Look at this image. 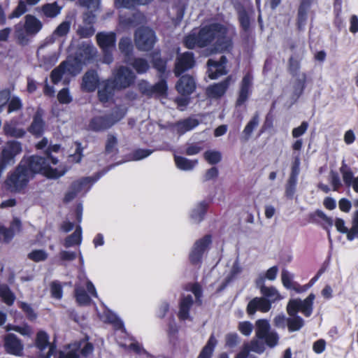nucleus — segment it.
Returning a JSON list of instances; mask_svg holds the SVG:
<instances>
[{
	"label": "nucleus",
	"mask_w": 358,
	"mask_h": 358,
	"mask_svg": "<svg viewBox=\"0 0 358 358\" xmlns=\"http://www.w3.org/2000/svg\"><path fill=\"white\" fill-rule=\"evenodd\" d=\"M203 157L210 164H216L222 159V154L217 150H207L204 152Z\"/></svg>",
	"instance_id": "nucleus-46"
},
{
	"label": "nucleus",
	"mask_w": 358,
	"mask_h": 358,
	"mask_svg": "<svg viewBox=\"0 0 358 358\" xmlns=\"http://www.w3.org/2000/svg\"><path fill=\"white\" fill-rule=\"evenodd\" d=\"M93 345L85 341H81L69 345L68 348L64 351L67 358H79L80 354L84 357H87L93 351Z\"/></svg>",
	"instance_id": "nucleus-13"
},
{
	"label": "nucleus",
	"mask_w": 358,
	"mask_h": 358,
	"mask_svg": "<svg viewBox=\"0 0 358 358\" xmlns=\"http://www.w3.org/2000/svg\"><path fill=\"white\" fill-rule=\"evenodd\" d=\"M252 84V77L250 73H247L243 78L239 92V95L236 101L237 106H241L248 99L251 92Z\"/></svg>",
	"instance_id": "nucleus-23"
},
{
	"label": "nucleus",
	"mask_w": 358,
	"mask_h": 358,
	"mask_svg": "<svg viewBox=\"0 0 358 358\" xmlns=\"http://www.w3.org/2000/svg\"><path fill=\"white\" fill-rule=\"evenodd\" d=\"M26 12H27L26 3L24 1L20 0L18 3L17 6L8 16V18L13 19V18H15V17L16 18L20 17L21 15H22Z\"/></svg>",
	"instance_id": "nucleus-54"
},
{
	"label": "nucleus",
	"mask_w": 358,
	"mask_h": 358,
	"mask_svg": "<svg viewBox=\"0 0 358 358\" xmlns=\"http://www.w3.org/2000/svg\"><path fill=\"white\" fill-rule=\"evenodd\" d=\"M24 20L15 26L14 31L18 43L23 45L28 43L29 36L36 34L43 27L42 22L32 15H27Z\"/></svg>",
	"instance_id": "nucleus-6"
},
{
	"label": "nucleus",
	"mask_w": 358,
	"mask_h": 358,
	"mask_svg": "<svg viewBox=\"0 0 358 358\" xmlns=\"http://www.w3.org/2000/svg\"><path fill=\"white\" fill-rule=\"evenodd\" d=\"M20 162H24V168L28 169L30 176L32 177L34 173H41L47 178L56 179L64 176L66 171L64 168L59 166L53 168L51 162L45 156H31L23 159Z\"/></svg>",
	"instance_id": "nucleus-5"
},
{
	"label": "nucleus",
	"mask_w": 358,
	"mask_h": 358,
	"mask_svg": "<svg viewBox=\"0 0 358 358\" xmlns=\"http://www.w3.org/2000/svg\"><path fill=\"white\" fill-rule=\"evenodd\" d=\"M57 99L61 103L64 104L69 103L72 101V98L66 88H64L59 92Z\"/></svg>",
	"instance_id": "nucleus-64"
},
{
	"label": "nucleus",
	"mask_w": 358,
	"mask_h": 358,
	"mask_svg": "<svg viewBox=\"0 0 358 358\" xmlns=\"http://www.w3.org/2000/svg\"><path fill=\"white\" fill-rule=\"evenodd\" d=\"M119 49L125 55H130L132 50V44L129 38H122L119 42Z\"/></svg>",
	"instance_id": "nucleus-49"
},
{
	"label": "nucleus",
	"mask_w": 358,
	"mask_h": 358,
	"mask_svg": "<svg viewBox=\"0 0 358 358\" xmlns=\"http://www.w3.org/2000/svg\"><path fill=\"white\" fill-rule=\"evenodd\" d=\"M8 113H10L15 112L22 107L21 100L16 96H14L9 99L8 101Z\"/></svg>",
	"instance_id": "nucleus-57"
},
{
	"label": "nucleus",
	"mask_w": 358,
	"mask_h": 358,
	"mask_svg": "<svg viewBox=\"0 0 358 358\" xmlns=\"http://www.w3.org/2000/svg\"><path fill=\"white\" fill-rule=\"evenodd\" d=\"M176 166L182 171H190L197 164V160H190L183 157L175 156Z\"/></svg>",
	"instance_id": "nucleus-34"
},
{
	"label": "nucleus",
	"mask_w": 358,
	"mask_h": 358,
	"mask_svg": "<svg viewBox=\"0 0 358 358\" xmlns=\"http://www.w3.org/2000/svg\"><path fill=\"white\" fill-rule=\"evenodd\" d=\"M308 127V123L307 122H302L301 125L294 128L292 134L294 138H299L303 135L307 131Z\"/></svg>",
	"instance_id": "nucleus-63"
},
{
	"label": "nucleus",
	"mask_w": 358,
	"mask_h": 358,
	"mask_svg": "<svg viewBox=\"0 0 358 358\" xmlns=\"http://www.w3.org/2000/svg\"><path fill=\"white\" fill-rule=\"evenodd\" d=\"M216 343V339L213 336H211L198 358H210Z\"/></svg>",
	"instance_id": "nucleus-44"
},
{
	"label": "nucleus",
	"mask_w": 358,
	"mask_h": 358,
	"mask_svg": "<svg viewBox=\"0 0 358 358\" xmlns=\"http://www.w3.org/2000/svg\"><path fill=\"white\" fill-rule=\"evenodd\" d=\"M213 41L215 52L228 51L232 45L231 39L226 36L225 27L217 23L203 27L198 34L192 32L184 38V44L189 49L205 47Z\"/></svg>",
	"instance_id": "nucleus-1"
},
{
	"label": "nucleus",
	"mask_w": 358,
	"mask_h": 358,
	"mask_svg": "<svg viewBox=\"0 0 358 358\" xmlns=\"http://www.w3.org/2000/svg\"><path fill=\"white\" fill-rule=\"evenodd\" d=\"M261 293L264 296L269 299L268 300L271 302V303L272 302H275L276 301L281 299L280 294H279L278 290L273 287L262 286Z\"/></svg>",
	"instance_id": "nucleus-41"
},
{
	"label": "nucleus",
	"mask_w": 358,
	"mask_h": 358,
	"mask_svg": "<svg viewBox=\"0 0 358 358\" xmlns=\"http://www.w3.org/2000/svg\"><path fill=\"white\" fill-rule=\"evenodd\" d=\"M117 138L112 134L107 136L105 146V152L106 154L115 155L117 153Z\"/></svg>",
	"instance_id": "nucleus-42"
},
{
	"label": "nucleus",
	"mask_w": 358,
	"mask_h": 358,
	"mask_svg": "<svg viewBox=\"0 0 358 358\" xmlns=\"http://www.w3.org/2000/svg\"><path fill=\"white\" fill-rule=\"evenodd\" d=\"M0 297L8 306L13 305L15 300V294L6 284H0Z\"/></svg>",
	"instance_id": "nucleus-36"
},
{
	"label": "nucleus",
	"mask_w": 358,
	"mask_h": 358,
	"mask_svg": "<svg viewBox=\"0 0 358 358\" xmlns=\"http://www.w3.org/2000/svg\"><path fill=\"white\" fill-rule=\"evenodd\" d=\"M289 70L294 77H299V76L301 75L299 71L300 62L294 57H290L289 61Z\"/></svg>",
	"instance_id": "nucleus-51"
},
{
	"label": "nucleus",
	"mask_w": 358,
	"mask_h": 358,
	"mask_svg": "<svg viewBox=\"0 0 358 358\" xmlns=\"http://www.w3.org/2000/svg\"><path fill=\"white\" fill-rule=\"evenodd\" d=\"M329 181L334 191H338L339 188L342 186L340 177L335 171H331Z\"/></svg>",
	"instance_id": "nucleus-60"
},
{
	"label": "nucleus",
	"mask_w": 358,
	"mask_h": 358,
	"mask_svg": "<svg viewBox=\"0 0 358 358\" xmlns=\"http://www.w3.org/2000/svg\"><path fill=\"white\" fill-rule=\"evenodd\" d=\"M62 8L56 2L46 3L42 6V11L47 17L53 18L61 13Z\"/></svg>",
	"instance_id": "nucleus-38"
},
{
	"label": "nucleus",
	"mask_w": 358,
	"mask_h": 358,
	"mask_svg": "<svg viewBox=\"0 0 358 358\" xmlns=\"http://www.w3.org/2000/svg\"><path fill=\"white\" fill-rule=\"evenodd\" d=\"M95 32V29L93 26L84 24L80 25L77 30L78 35L81 38H88L92 36Z\"/></svg>",
	"instance_id": "nucleus-47"
},
{
	"label": "nucleus",
	"mask_w": 358,
	"mask_h": 358,
	"mask_svg": "<svg viewBox=\"0 0 358 358\" xmlns=\"http://www.w3.org/2000/svg\"><path fill=\"white\" fill-rule=\"evenodd\" d=\"M138 89L140 92L145 95L151 96L153 94L152 85H150L145 80H141L138 83Z\"/></svg>",
	"instance_id": "nucleus-62"
},
{
	"label": "nucleus",
	"mask_w": 358,
	"mask_h": 358,
	"mask_svg": "<svg viewBox=\"0 0 358 358\" xmlns=\"http://www.w3.org/2000/svg\"><path fill=\"white\" fill-rule=\"evenodd\" d=\"M306 80V75L304 73H302L299 77H296V82L294 87V94L296 98H299L304 90Z\"/></svg>",
	"instance_id": "nucleus-45"
},
{
	"label": "nucleus",
	"mask_w": 358,
	"mask_h": 358,
	"mask_svg": "<svg viewBox=\"0 0 358 358\" xmlns=\"http://www.w3.org/2000/svg\"><path fill=\"white\" fill-rule=\"evenodd\" d=\"M199 124L198 120L189 117L176 122L173 126V129L178 134L182 135L194 129Z\"/></svg>",
	"instance_id": "nucleus-25"
},
{
	"label": "nucleus",
	"mask_w": 358,
	"mask_h": 358,
	"mask_svg": "<svg viewBox=\"0 0 358 358\" xmlns=\"http://www.w3.org/2000/svg\"><path fill=\"white\" fill-rule=\"evenodd\" d=\"M210 243L211 238L209 235H206L195 242L189 253L191 263L197 264L201 262L202 256Z\"/></svg>",
	"instance_id": "nucleus-14"
},
{
	"label": "nucleus",
	"mask_w": 358,
	"mask_h": 358,
	"mask_svg": "<svg viewBox=\"0 0 358 358\" xmlns=\"http://www.w3.org/2000/svg\"><path fill=\"white\" fill-rule=\"evenodd\" d=\"M101 319L105 322L110 323L113 325L116 330L125 333L123 322L117 317V316L110 310H106L100 315Z\"/></svg>",
	"instance_id": "nucleus-29"
},
{
	"label": "nucleus",
	"mask_w": 358,
	"mask_h": 358,
	"mask_svg": "<svg viewBox=\"0 0 358 358\" xmlns=\"http://www.w3.org/2000/svg\"><path fill=\"white\" fill-rule=\"evenodd\" d=\"M259 124V117L257 113L255 114L252 119L248 122V123L245 127L243 131V138L245 141H248L250 138L252 133L254 129L257 127Z\"/></svg>",
	"instance_id": "nucleus-37"
},
{
	"label": "nucleus",
	"mask_w": 358,
	"mask_h": 358,
	"mask_svg": "<svg viewBox=\"0 0 358 358\" xmlns=\"http://www.w3.org/2000/svg\"><path fill=\"white\" fill-rule=\"evenodd\" d=\"M75 152L69 155V160L72 162L78 163L81 161L83 157V148L81 143L78 142L74 143Z\"/></svg>",
	"instance_id": "nucleus-52"
},
{
	"label": "nucleus",
	"mask_w": 358,
	"mask_h": 358,
	"mask_svg": "<svg viewBox=\"0 0 358 358\" xmlns=\"http://www.w3.org/2000/svg\"><path fill=\"white\" fill-rule=\"evenodd\" d=\"M106 172L99 173L98 176L93 179L91 177H87L73 183L71 189L68 192L64 197V201L69 202L71 201L78 193L83 192H87L90 188V184L98 180Z\"/></svg>",
	"instance_id": "nucleus-12"
},
{
	"label": "nucleus",
	"mask_w": 358,
	"mask_h": 358,
	"mask_svg": "<svg viewBox=\"0 0 358 358\" xmlns=\"http://www.w3.org/2000/svg\"><path fill=\"white\" fill-rule=\"evenodd\" d=\"M97 87L99 100L103 103L109 101L113 98L115 90H117L112 79L101 82Z\"/></svg>",
	"instance_id": "nucleus-16"
},
{
	"label": "nucleus",
	"mask_w": 358,
	"mask_h": 358,
	"mask_svg": "<svg viewBox=\"0 0 358 358\" xmlns=\"http://www.w3.org/2000/svg\"><path fill=\"white\" fill-rule=\"evenodd\" d=\"M94 52V48L92 46L83 45L78 50L74 59L83 66L92 58Z\"/></svg>",
	"instance_id": "nucleus-27"
},
{
	"label": "nucleus",
	"mask_w": 358,
	"mask_h": 358,
	"mask_svg": "<svg viewBox=\"0 0 358 358\" xmlns=\"http://www.w3.org/2000/svg\"><path fill=\"white\" fill-rule=\"evenodd\" d=\"M20 221L15 218L10 224V226L7 228L3 226H0V240L3 243H9L13 238L15 234L20 229Z\"/></svg>",
	"instance_id": "nucleus-22"
},
{
	"label": "nucleus",
	"mask_w": 358,
	"mask_h": 358,
	"mask_svg": "<svg viewBox=\"0 0 358 358\" xmlns=\"http://www.w3.org/2000/svg\"><path fill=\"white\" fill-rule=\"evenodd\" d=\"M241 271L242 266H241L238 259L237 258L232 265L229 275L227 277V283L231 282L237 275L241 273Z\"/></svg>",
	"instance_id": "nucleus-50"
},
{
	"label": "nucleus",
	"mask_w": 358,
	"mask_h": 358,
	"mask_svg": "<svg viewBox=\"0 0 358 358\" xmlns=\"http://www.w3.org/2000/svg\"><path fill=\"white\" fill-rule=\"evenodd\" d=\"M90 296L97 297V292L93 283L86 280L85 284L78 283L75 286V297L77 303L80 306L87 305L90 303Z\"/></svg>",
	"instance_id": "nucleus-10"
},
{
	"label": "nucleus",
	"mask_w": 358,
	"mask_h": 358,
	"mask_svg": "<svg viewBox=\"0 0 358 358\" xmlns=\"http://www.w3.org/2000/svg\"><path fill=\"white\" fill-rule=\"evenodd\" d=\"M4 346L8 353L14 355H20L23 350V345L17 336L8 334L4 338Z\"/></svg>",
	"instance_id": "nucleus-19"
},
{
	"label": "nucleus",
	"mask_w": 358,
	"mask_h": 358,
	"mask_svg": "<svg viewBox=\"0 0 358 358\" xmlns=\"http://www.w3.org/2000/svg\"><path fill=\"white\" fill-rule=\"evenodd\" d=\"M239 343V336L236 333H229L225 336V345L227 347L233 348Z\"/></svg>",
	"instance_id": "nucleus-56"
},
{
	"label": "nucleus",
	"mask_w": 358,
	"mask_h": 358,
	"mask_svg": "<svg viewBox=\"0 0 358 358\" xmlns=\"http://www.w3.org/2000/svg\"><path fill=\"white\" fill-rule=\"evenodd\" d=\"M71 22V17H66L65 20L55 29L53 32V36L62 37L66 36L70 30Z\"/></svg>",
	"instance_id": "nucleus-39"
},
{
	"label": "nucleus",
	"mask_w": 358,
	"mask_h": 358,
	"mask_svg": "<svg viewBox=\"0 0 358 358\" xmlns=\"http://www.w3.org/2000/svg\"><path fill=\"white\" fill-rule=\"evenodd\" d=\"M157 41L155 33L148 27L138 29L134 34L136 48L141 51H149Z\"/></svg>",
	"instance_id": "nucleus-8"
},
{
	"label": "nucleus",
	"mask_w": 358,
	"mask_h": 358,
	"mask_svg": "<svg viewBox=\"0 0 358 358\" xmlns=\"http://www.w3.org/2000/svg\"><path fill=\"white\" fill-rule=\"evenodd\" d=\"M96 40L102 50L114 49L116 36L114 32H100L96 34Z\"/></svg>",
	"instance_id": "nucleus-24"
},
{
	"label": "nucleus",
	"mask_w": 358,
	"mask_h": 358,
	"mask_svg": "<svg viewBox=\"0 0 358 358\" xmlns=\"http://www.w3.org/2000/svg\"><path fill=\"white\" fill-rule=\"evenodd\" d=\"M207 204L203 201L199 203L192 210L190 215L192 220L194 222H201L204 216Z\"/></svg>",
	"instance_id": "nucleus-40"
},
{
	"label": "nucleus",
	"mask_w": 358,
	"mask_h": 358,
	"mask_svg": "<svg viewBox=\"0 0 358 358\" xmlns=\"http://www.w3.org/2000/svg\"><path fill=\"white\" fill-rule=\"evenodd\" d=\"M194 65V55L192 52H186L178 56L176 66L175 74L179 76L184 71L192 68Z\"/></svg>",
	"instance_id": "nucleus-17"
},
{
	"label": "nucleus",
	"mask_w": 358,
	"mask_h": 358,
	"mask_svg": "<svg viewBox=\"0 0 358 358\" xmlns=\"http://www.w3.org/2000/svg\"><path fill=\"white\" fill-rule=\"evenodd\" d=\"M113 83L117 90L125 89L134 83L136 76L134 72L126 66H121L113 71Z\"/></svg>",
	"instance_id": "nucleus-9"
},
{
	"label": "nucleus",
	"mask_w": 358,
	"mask_h": 358,
	"mask_svg": "<svg viewBox=\"0 0 358 358\" xmlns=\"http://www.w3.org/2000/svg\"><path fill=\"white\" fill-rule=\"evenodd\" d=\"M82 241V229L80 226H77L75 231L65 239L64 246L70 248L75 245H80Z\"/></svg>",
	"instance_id": "nucleus-35"
},
{
	"label": "nucleus",
	"mask_w": 358,
	"mask_h": 358,
	"mask_svg": "<svg viewBox=\"0 0 358 358\" xmlns=\"http://www.w3.org/2000/svg\"><path fill=\"white\" fill-rule=\"evenodd\" d=\"M340 172L342 175L343 180L346 186L350 187L352 181L356 178L354 176L351 169L343 162L342 166L340 168Z\"/></svg>",
	"instance_id": "nucleus-43"
},
{
	"label": "nucleus",
	"mask_w": 358,
	"mask_h": 358,
	"mask_svg": "<svg viewBox=\"0 0 358 358\" xmlns=\"http://www.w3.org/2000/svg\"><path fill=\"white\" fill-rule=\"evenodd\" d=\"M255 336L256 339H252L250 343L244 345L243 349L235 356L234 358H247L250 352L262 354L265 350L263 343L259 341L263 340L270 348L276 346L278 343L279 336L276 331L271 329L269 322L266 320H258L256 323Z\"/></svg>",
	"instance_id": "nucleus-2"
},
{
	"label": "nucleus",
	"mask_w": 358,
	"mask_h": 358,
	"mask_svg": "<svg viewBox=\"0 0 358 358\" xmlns=\"http://www.w3.org/2000/svg\"><path fill=\"white\" fill-rule=\"evenodd\" d=\"M308 10L299 8L298 11L297 24L299 29H301L306 24Z\"/></svg>",
	"instance_id": "nucleus-59"
},
{
	"label": "nucleus",
	"mask_w": 358,
	"mask_h": 358,
	"mask_svg": "<svg viewBox=\"0 0 358 358\" xmlns=\"http://www.w3.org/2000/svg\"><path fill=\"white\" fill-rule=\"evenodd\" d=\"M196 87V83L192 76L185 75L176 84L177 91L182 95H189Z\"/></svg>",
	"instance_id": "nucleus-21"
},
{
	"label": "nucleus",
	"mask_w": 358,
	"mask_h": 358,
	"mask_svg": "<svg viewBox=\"0 0 358 358\" xmlns=\"http://www.w3.org/2000/svg\"><path fill=\"white\" fill-rule=\"evenodd\" d=\"M227 62V60L225 56H221L219 60L209 59L207 65L210 78L216 79L220 76L226 74L225 64Z\"/></svg>",
	"instance_id": "nucleus-15"
},
{
	"label": "nucleus",
	"mask_w": 358,
	"mask_h": 358,
	"mask_svg": "<svg viewBox=\"0 0 358 358\" xmlns=\"http://www.w3.org/2000/svg\"><path fill=\"white\" fill-rule=\"evenodd\" d=\"M238 19L242 28L246 31L250 28V19L248 15L245 10H241L238 13Z\"/></svg>",
	"instance_id": "nucleus-61"
},
{
	"label": "nucleus",
	"mask_w": 358,
	"mask_h": 358,
	"mask_svg": "<svg viewBox=\"0 0 358 358\" xmlns=\"http://www.w3.org/2000/svg\"><path fill=\"white\" fill-rule=\"evenodd\" d=\"M271 308V302L264 297H255L248 304L247 311L249 315H253L257 310L267 313Z\"/></svg>",
	"instance_id": "nucleus-18"
},
{
	"label": "nucleus",
	"mask_w": 358,
	"mask_h": 358,
	"mask_svg": "<svg viewBox=\"0 0 358 358\" xmlns=\"http://www.w3.org/2000/svg\"><path fill=\"white\" fill-rule=\"evenodd\" d=\"M28 258L35 262H39L48 258V253L43 250H34L29 253Z\"/></svg>",
	"instance_id": "nucleus-48"
},
{
	"label": "nucleus",
	"mask_w": 358,
	"mask_h": 358,
	"mask_svg": "<svg viewBox=\"0 0 358 358\" xmlns=\"http://www.w3.org/2000/svg\"><path fill=\"white\" fill-rule=\"evenodd\" d=\"M99 83L97 73L94 70H90L83 77L81 87L83 90L91 92L96 89Z\"/></svg>",
	"instance_id": "nucleus-20"
},
{
	"label": "nucleus",
	"mask_w": 358,
	"mask_h": 358,
	"mask_svg": "<svg viewBox=\"0 0 358 358\" xmlns=\"http://www.w3.org/2000/svg\"><path fill=\"white\" fill-rule=\"evenodd\" d=\"M127 113V108L124 105L116 106L109 113L92 117L87 125V129L94 132L108 130L122 120Z\"/></svg>",
	"instance_id": "nucleus-4"
},
{
	"label": "nucleus",
	"mask_w": 358,
	"mask_h": 358,
	"mask_svg": "<svg viewBox=\"0 0 358 358\" xmlns=\"http://www.w3.org/2000/svg\"><path fill=\"white\" fill-rule=\"evenodd\" d=\"M66 70L64 66H62V64H61L57 68L55 69L51 73V80L55 83L57 84L59 83L62 76L66 74Z\"/></svg>",
	"instance_id": "nucleus-53"
},
{
	"label": "nucleus",
	"mask_w": 358,
	"mask_h": 358,
	"mask_svg": "<svg viewBox=\"0 0 358 358\" xmlns=\"http://www.w3.org/2000/svg\"><path fill=\"white\" fill-rule=\"evenodd\" d=\"M126 62L131 66L139 73H145L150 68L148 61L143 58H132L126 60Z\"/></svg>",
	"instance_id": "nucleus-30"
},
{
	"label": "nucleus",
	"mask_w": 358,
	"mask_h": 358,
	"mask_svg": "<svg viewBox=\"0 0 358 358\" xmlns=\"http://www.w3.org/2000/svg\"><path fill=\"white\" fill-rule=\"evenodd\" d=\"M44 129V122L41 115L38 112L34 117L33 122L29 129L30 133L36 136H40L43 134Z\"/></svg>",
	"instance_id": "nucleus-33"
},
{
	"label": "nucleus",
	"mask_w": 358,
	"mask_h": 358,
	"mask_svg": "<svg viewBox=\"0 0 358 358\" xmlns=\"http://www.w3.org/2000/svg\"><path fill=\"white\" fill-rule=\"evenodd\" d=\"M193 297L191 294L182 296L179 306L178 317L180 320H190L189 310L193 304Z\"/></svg>",
	"instance_id": "nucleus-26"
},
{
	"label": "nucleus",
	"mask_w": 358,
	"mask_h": 358,
	"mask_svg": "<svg viewBox=\"0 0 358 358\" xmlns=\"http://www.w3.org/2000/svg\"><path fill=\"white\" fill-rule=\"evenodd\" d=\"M238 329L243 335L248 336L252 331L253 326L250 322H241L238 324Z\"/></svg>",
	"instance_id": "nucleus-58"
},
{
	"label": "nucleus",
	"mask_w": 358,
	"mask_h": 358,
	"mask_svg": "<svg viewBox=\"0 0 358 358\" xmlns=\"http://www.w3.org/2000/svg\"><path fill=\"white\" fill-rule=\"evenodd\" d=\"M229 84V79L227 78L223 82L208 87L206 90L207 95L211 98L222 96L225 93Z\"/></svg>",
	"instance_id": "nucleus-28"
},
{
	"label": "nucleus",
	"mask_w": 358,
	"mask_h": 358,
	"mask_svg": "<svg viewBox=\"0 0 358 358\" xmlns=\"http://www.w3.org/2000/svg\"><path fill=\"white\" fill-rule=\"evenodd\" d=\"M315 298L314 294H310L303 300L296 298L288 301L286 310L289 316L287 324L289 331H296L303 327L304 320L298 315V313H301L305 317H310L313 313Z\"/></svg>",
	"instance_id": "nucleus-3"
},
{
	"label": "nucleus",
	"mask_w": 358,
	"mask_h": 358,
	"mask_svg": "<svg viewBox=\"0 0 358 358\" xmlns=\"http://www.w3.org/2000/svg\"><path fill=\"white\" fill-rule=\"evenodd\" d=\"M3 133L7 136L22 138L25 134L24 129L17 127L12 122H6L3 127Z\"/></svg>",
	"instance_id": "nucleus-32"
},
{
	"label": "nucleus",
	"mask_w": 358,
	"mask_h": 358,
	"mask_svg": "<svg viewBox=\"0 0 358 358\" xmlns=\"http://www.w3.org/2000/svg\"><path fill=\"white\" fill-rule=\"evenodd\" d=\"M64 67L66 73L76 76L79 73L83 68V65L74 58H69L66 61L62 63Z\"/></svg>",
	"instance_id": "nucleus-31"
},
{
	"label": "nucleus",
	"mask_w": 358,
	"mask_h": 358,
	"mask_svg": "<svg viewBox=\"0 0 358 358\" xmlns=\"http://www.w3.org/2000/svg\"><path fill=\"white\" fill-rule=\"evenodd\" d=\"M35 345L40 358H50L55 352V346L50 343L48 334L43 331L37 333Z\"/></svg>",
	"instance_id": "nucleus-11"
},
{
	"label": "nucleus",
	"mask_w": 358,
	"mask_h": 358,
	"mask_svg": "<svg viewBox=\"0 0 358 358\" xmlns=\"http://www.w3.org/2000/svg\"><path fill=\"white\" fill-rule=\"evenodd\" d=\"M293 275L287 270H282L281 273L282 283L287 289H291L295 282L292 281Z\"/></svg>",
	"instance_id": "nucleus-55"
},
{
	"label": "nucleus",
	"mask_w": 358,
	"mask_h": 358,
	"mask_svg": "<svg viewBox=\"0 0 358 358\" xmlns=\"http://www.w3.org/2000/svg\"><path fill=\"white\" fill-rule=\"evenodd\" d=\"M31 178L28 169L24 168V162H20L9 176L6 183L12 191H20L27 185Z\"/></svg>",
	"instance_id": "nucleus-7"
}]
</instances>
